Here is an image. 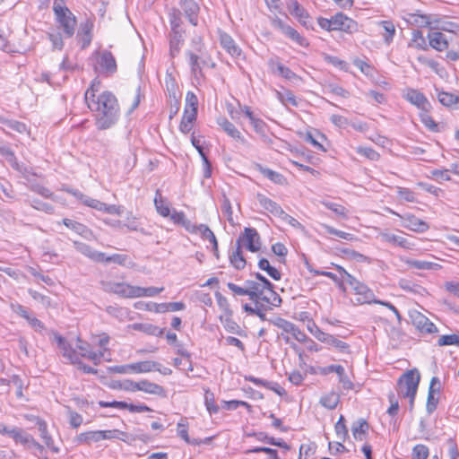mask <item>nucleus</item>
Listing matches in <instances>:
<instances>
[{
    "instance_id": "obj_1",
    "label": "nucleus",
    "mask_w": 459,
    "mask_h": 459,
    "mask_svg": "<svg viewBox=\"0 0 459 459\" xmlns=\"http://www.w3.org/2000/svg\"><path fill=\"white\" fill-rule=\"evenodd\" d=\"M89 109L94 114L95 125L99 130H107L117 122L120 108L116 96L108 91L100 92V82L94 79L84 94Z\"/></svg>"
},
{
    "instance_id": "obj_2",
    "label": "nucleus",
    "mask_w": 459,
    "mask_h": 459,
    "mask_svg": "<svg viewBox=\"0 0 459 459\" xmlns=\"http://www.w3.org/2000/svg\"><path fill=\"white\" fill-rule=\"evenodd\" d=\"M53 12L57 28L62 31L64 38H72L77 25L75 15L63 4V0H54Z\"/></svg>"
},
{
    "instance_id": "obj_3",
    "label": "nucleus",
    "mask_w": 459,
    "mask_h": 459,
    "mask_svg": "<svg viewBox=\"0 0 459 459\" xmlns=\"http://www.w3.org/2000/svg\"><path fill=\"white\" fill-rule=\"evenodd\" d=\"M420 375L417 368L407 370L397 381V393L402 397L417 394Z\"/></svg>"
},
{
    "instance_id": "obj_4",
    "label": "nucleus",
    "mask_w": 459,
    "mask_h": 459,
    "mask_svg": "<svg viewBox=\"0 0 459 459\" xmlns=\"http://www.w3.org/2000/svg\"><path fill=\"white\" fill-rule=\"evenodd\" d=\"M354 293L358 296L356 299L355 304L362 305V304H379L382 300L377 299L375 298V294L372 290H370L366 284L360 282L354 276H349V283H348Z\"/></svg>"
},
{
    "instance_id": "obj_5",
    "label": "nucleus",
    "mask_w": 459,
    "mask_h": 459,
    "mask_svg": "<svg viewBox=\"0 0 459 459\" xmlns=\"http://www.w3.org/2000/svg\"><path fill=\"white\" fill-rule=\"evenodd\" d=\"M124 434L118 429L86 431L78 435L77 442L91 445L106 439H121L120 435Z\"/></svg>"
},
{
    "instance_id": "obj_6",
    "label": "nucleus",
    "mask_w": 459,
    "mask_h": 459,
    "mask_svg": "<svg viewBox=\"0 0 459 459\" xmlns=\"http://www.w3.org/2000/svg\"><path fill=\"white\" fill-rule=\"evenodd\" d=\"M101 288L104 291L116 294L125 299H135V286L124 281H101Z\"/></svg>"
},
{
    "instance_id": "obj_7",
    "label": "nucleus",
    "mask_w": 459,
    "mask_h": 459,
    "mask_svg": "<svg viewBox=\"0 0 459 459\" xmlns=\"http://www.w3.org/2000/svg\"><path fill=\"white\" fill-rule=\"evenodd\" d=\"M160 364L155 361L145 360L135 363L117 366L114 371L119 374L130 373H148L152 371H160Z\"/></svg>"
},
{
    "instance_id": "obj_8",
    "label": "nucleus",
    "mask_w": 459,
    "mask_h": 459,
    "mask_svg": "<svg viewBox=\"0 0 459 459\" xmlns=\"http://www.w3.org/2000/svg\"><path fill=\"white\" fill-rule=\"evenodd\" d=\"M241 244V247H246L250 252H257L261 247L260 236L254 228H245L244 233L239 236L237 243Z\"/></svg>"
},
{
    "instance_id": "obj_9",
    "label": "nucleus",
    "mask_w": 459,
    "mask_h": 459,
    "mask_svg": "<svg viewBox=\"0 0 459 459\" xmlns=\"http://www.w3.org/2000/svg\"><path fill=\"white\" fill-rule=\"evenodd\" d=\"M410 318L415 328L421 333H434L438 331L435 324L419 311L411 312Z\"/></svg>"
},
{
    "instance_id": "obj_10",
    "label": "nucleus",
    "mask_w": 459,
    "mask_h": 459,
    "mask_svg": "<svg viewBox=\"0 0 459 459\" xmlns=\"http://www.w3.org/2000/svg\"><path fill=\"white\" fill-rule=\"evenodd\" d=\"M97 70L107 75L113 74L117 72V62L111 52L104 50L97 56Z\"/></svg>"
},
{
    "instance_id": "obj_11",
    "label": "nucleus",
    "mask_w": 459,
    "mask_h": 459,
    "mask_svg": "<svg viewBox=\"0 0 459 459\" xmlns=\"http://www.w3.org/2000/svg\"><path fill=\"white\" fill-rule=\"evenodd\" d=\"M93 27L94 22L92 19H86L79 26L76 39L82 49L88 48L91 43Z\"/></svg>"
},
{
    "instance_id": "obj_12",
    "label": "nucleus",
    "mask_w": 459,
    "mask_h": 459,
    "mask_svg": "<svg viewBox=\"0 0 459 459\" xmlns=\"http://www.w3.org/2000/svg\"><path fill=\"white\" fill-rule=\"evenodd\" d=\"M75 349L79 351L78 356L91 360L95 365H99L104 359V352L94 351L91 345L81 338H77Z\"/></svg>"
},
{
    "instance_id": "obj_13",
    "label": "nucleus",
    "mask_w": 459,
    "mask_h": 459,
    "mask_svg": "<svg viewBox=\"0 0 459 459\" xmlns=\"http://www.w3.org/2000/svg\"><path fill=\"white\" fill-rule=\"evenodd\" d=\"M378 238L381 241L391 244L393 246H397L404 249H412L414 247V243H411L408 238L394 234L390 231H381L378 235Z\"/></svg>"
},
{
    "instance_id": "obj_14",
    "label": "nucleus",
    "mask_w": 459,
    "mask_h": 459,
    "mask_svg": "<svg viewBox=\"0 0 459 459\" xmlns=\"http://www.w3.org/2000/svg\"><path fill=\"white\" fill-rule=\"evenodd\" d=\"M219 38L221 48L229 55H230L234 58H238L242 56L241 48L238 46V44L235 42V40L230 34L220 30Z\"/></svg>"
},
{
    "instance_id": "obj_15",
    "label": "nucleus",
    "mask_w": 459,
    "mask_h": 459,
    "mask_svg": "<svg viewBox=\"0 0 459 459\" xmlns=\"http://www.w3.org/2000/svg\"><path fill=\"white\" fill-rule=\"evenodd\" d=\"M273 25L279 29L287 38L298 43L299 46H305L307 44L306 39L294 28L285 23L282 20H273Z\"/></svg>"
},
{
    "instance_id": "obj_16",
    "label": "nucleus",
    "mask_w": 459,
    "mask_h": 459,
    "mask_svg": "<svg viewBox=\"0 0 459 459\" xmlns=\"http://www.w3.org/2000/svg\"><path fill=\"white\" fill-rule=\"evenodd\" d=\"M405 99L412 105L416 106L420 111H429L431 104L425 95L415 89H408L405 93Z\"/></svg>"
},
{
    "instance_id": "obj_17",
    "label": "nucleus",
    "mask_w": 459,
    "mask_h": 459,
    "mask_svg": "<svg viewBox=\"0 0 459 459\" xmlns=\"http://www.w3.org/2000/svg\"><path fill=\"white\" fill-rule=\"evenodd\" d=\"M55 339L61 350L62 355L68 359L71 363L75 364L78 362V353L75 348H73L70 343L66 342L61 335L56 334Z\"/></svg>"
},
{
    "instance_id": "obj_18",
    "label": "nucleus",
    "mask_w": 459,
    "mask_h": 459,
    "mask_svg": "<svg viewBox=\"0 0 459 459\" xmlns=\"http://www.w3.org/2000/svg\"><path fill=\"white\" fill-rule=\"evenodd\" d=\"M180 6L189 22L192 25L196 26L198 22L197 14L199 12V5L195 0H180Z\"/></svg>"
},
{
    "instance_id": "obj_19",
    "label": "nucleus",
    "mask_w": 459,
    "mask_h": 459,
    "mask_svg": "<svg viewBox=\"0 0 459 459\" xmlns=\"http://www.w3.org/2000/svg\"><path fill=\"white\" fill-rule=\"evenodd\" d=\"M403 219V227L416 232H424L429 229V225L424 221L412 215L406 214Z\"/></svg>"
},
{
    "instance_id": "obj_20",
    "label": "nucleus",
    "mask_w": 459,
    "mask_h": 459,
    "mask_svg": "<svg viewBox=\"0 0 459 459\" xmlns=\"http://www.w3.org/2000/svg\"><path fill=\"white\" fill-rule=\"evenodd\" d=\"M74 247L78 252L95 262H100L104 259V253L93 249L91 246L85 243L74 241Z\"/></svg>"
},
{
    "instance_id": "obj_21",
    "label": "nucleus",
    "mask_w": 459,
    "mask_h": 459,
    "mask_svg": "<svg viewBox=\"0 0 459 459\" xmlns=\"http://www.w3.org/2000/svg\"><path fill=\"white\" fill-rule=\"evenodd\" d=\"M218 125L223 129V131L233 139L246 143V139L243 137L238 128L225 117H221L217 120Z\"/></svg>"
},
{
    "instance_id": "obj_22",
    "label": "nucleus",
    "mask_w": 459,
    "mask_h": 459,
    "mask_svg": "<svg viewBox=\"0 0 459 459\" xmlns=\"http://www.w3.org/2000/svg\"><path fill=\"white\" fill-rule=\"evenodd\" d=\"M429 46L441 52L448 48V42L445 35L440 31H432L428 34Z\"/></svg>"
},
{
    "instance_id": "obj_23",
    "label": "nucleus",
    "mask_w": 459,
    "mask_h": 459,
    "mask_svg": "<svg viewBox=\"0 0 459 459\" xmlns=\"http://www.w3.org/2000/svg\"><path fill=\"white\" fill-rule=\"evenodd\" d=\"M268 65L273 73H277L278 75L285 79L291 80L297 76L289 67L279 62L278 58L269 59Z\"/></svg>"
},
{
    "instance_id": "obj_24",
    "label": "nucleus",
    "mask_w": 459,
    "mask_h": 459,
    "mask_svg": "<svg viewBox=\"0 0 459 459\" xmlns=\"http://www.w3.org/2000/svg\"><path fill=\"white\" fill-rule=\"evenodd\" d=\"M245 286L247 287L249 299L258 305L259 300L263 295L264 285L255 281L247 280L245 281Z\"/></svg>"
},
{
    "instance_id": "obj_25",
    "label": "nucleus",
    "mask_w": 459,
    "mask_h": 459,
    "mask_svg": "<svg viewBox=\"0 0 459 459\" xmlns=\"http://www.w3.org/2000/svg\"><path fill=\"white\" fill-rule=\"evenodd\" d=\"M287 8L292 16L297 18L299 22L306 25L308 13L297 0H289L287 3Z\"/></svg>"
},
{
    "instance_id": "obj_26",
    "label": "nucleus",
    "mask_w": 459,
    "mask_h": 459,
    "mask_svg": "<svg viewBox=\"0 0 459 459\" xmlns=\"http://www.w3.org/2000/svg\"><path fill=\"white\" fill-rule=\"evenodd\" d=\"M257 201L264 209L270 212L274 216H281L284 213L283 210L277 203L264 195L258 194Z\"/></svg>"
},
{
    "instance_id": "obj_27",
    "label": "nucleus",
    "mask_w": 459,
    "mask_h": 459,
    "mask_svg": "<svg viewBox=\"0 0 459 459\" xmlns=\"http://www.w3.org/2000/svg\"><path fill=\"white\" fill-rule=\"evenodd\" d=\"M138 391H143L146 394H155L162 397L166 396V391L163 386L148 380L139 381Z\"/></svg>"
},
{
    "instance_id": "obj_28",
    "label": "nucleus",
    "mask_w": 459,
    "mask_h": 459,
    "mask_svg": "<svg viewBox=\"0 0 459 459\" xmlns=\"http://www.w3.org/2000/svg\"><path fill=\"white\" fill-rule=\"evenodd\" d=\"M368 423L366 420L360 418L354 421L351 425L352 436L356 440L362 441L365 439L368 430Z\"/></svg>"
},
{
    "instance_id": "obj_29",
    "label": "nucleus",
    "mask_w": 459,
    "mask_h": 459,
    "mask_svg": "<svg viewBox=\"0 0 459 459\" xmlns=\"http://www.w3.org/2000/svg\"><path fill=\"white\" fill-rule=\"evenodd\" d=\"M241 248V244L238 243L236 249L230 254V262L237 270L243 269L247 264V261L243 256Z\"/></svg>"
},
{
    "instance_id": "obj_30",
    "label": "nucleus",
    "mask_w": 459,
    "mask_h": 459,
    "mask_svg": "<svg viewBox=\"0 0 459 459\" xmlns=\"http://www.w3.org/2000/svg\"><path fill=\"white\" fill-rule=\"evenodd\" d=\"M256 169L265 178H267L272 182L278 184V185H283L286 182L285 178L281 173H278L274 170H272L271 169L263 167L260 164L256 165Z\"/></svg>"
},
{
    "instance_id": "obj_31",
    "label": "nucleus",
    "mask_w": 459,
    "mask_h": 459,
    "mask_svg": "<svg viewBox=\"0 0 459 459\" xmlns=\"http://www.w3.org/2000/svg\"><path fill=\"white\" fill-rule=\"evenodd\" d=\"M186 56L189 59V65L191 68V72L194 74H200L202 72V64H205L204 60L200 61L204 57V53L199 54L197 52L194 53L190 50L186 51Z\"/></svg>"
},
{
    "instance_id": "obj_32",
    "label": "nucleus",
    "mask_w": 459,
    "mask_h": 459,
    "mask_svg": "<svg viewBox=\"0 0 459 459\" xmlns=\"http://www.w3.org/2000/svg\"><path fill=\"white\" fill-rule=\"evenodd\" d=\"M182 43L183 37L180 30H175V32L170 33L169 52L172 57L179 53Z\"/></svg>"
},
{
    "instance_id": "obj_33",
    "label": "nucleus",
    "mask_w": 459,
    "mask_h": 459,
    "mask_svg": "<svg viewBox=\"0 0 459 459\" xmlns=\"http://www.w3.org/2000/svg\"><path fill=\"white\" fill-rule=\"evenodd\" d=\"M260 300L273 307H279L281 303V299L279 294L274 291L273 287L264 288Z\"/></svg>"
},
{
    "instance_id": "obj_34",
    "label": "nucleus",
    "mask_w": 459,
    "mask_h": 459,
    "mask_svg": "<svg viewBox=\"0 0 459 459\" xmlns=\"http://www.w3.org/2000/svg\"><path fill=\"white\" fill-rule=\"evenodd\" d=\"M133 329L153 336H161L164 333V329L152 324H134Z\"/></svg>"
},
{
    "instance_id": "obj_35",
    "label": "nucleus",
    "mask_w": 459,
    "mask_h": 459,
    "mask_svg": "<svg viewBox=\"0 0 459 459\" xmlns=\"http://www.w3.org/2000/svg\"><path fill=\"white\" fill-rule=\"evenodd\" d=\"M406 264L411 268L426 271L436 270L440 267L439 264L436 263L417 259H408L406 260Z\"/></svg>"
},
{
    "instance_id": "obj_36",
    "label": "nucleus",
    "mask_w": 459,
    "mask_h": 459,
    "mask_svg": "<svg viewBox=\"0 0 459 459\" xmlns=\"http://www.w3.org/2000/svg\"><path fill=\"white\" fill-rule=\"evenodd\" d=\"M98 340H96V345L100 347V350L97 352H104V360L110 361V352L108 348V344L109 343L110 337L108 333H102L97 336Z\"/></svg>"
},
{
    "instance_id": "obj_37",
    "label": "nucleus",
    "mask_w": 459,
    "mask_h": 459,
    "mask_svg": "<svg viewBox=\"0 0 459 459\" xmlns=\"http://www.w3.org/2000/svg\"><path fill=\"white\" fill-rule=\"evenodd\" d=\"M220 321L226 329V331L231 333H239L240 327L239 325L232 319V312L229 315H221Z\"/></svg>"
},
{
    "instance_id": "obj_38",
    "label": "nucleus",
    "mask_w": 459,
    "mask_h": 459,
    "mask_svg": "<svg viewBox=\"0 0 459 459\" xmlns=\"http://www.w3.org/2000/svg\"><path fill=\"white\" fill-rule=\"evenodd\" d=\"M154 205L158 213L162 217H168L170 215V209L165 204V200L163 199L161 193L159 189L156 191L155 194Z\"/></svg>"
},
{
    "instance_id": "obj_39",
    "label": "nucleus",
    "mask_w": 459,
    "mask_h": 459,
    "mask_svg": "<svg viewBox=\"0 0 459 459\" xmlns=\"http://www.w3.org/2000/svg\"><path fill=\"white\" fill-rule=\"evenodd\" d=\"M258 266L264 270L274 281H279L281 278V273L273 266H272L266 258H261L258 262Z\"/></svg>"
},
{
    "instance_id": "obj_40",
    "label": "nucleus",
    "mask_w": 459,
    "mask_h": 459,
    "mask_svg": "<svg viewBox=\"0 0 459 459\" xmlns=\"http://www.w3.org/2000/svg\"><path fill=\"white\" fill-rule=\"evenodd\" d=\"M178 435L184 439L187 444L191 445H200L202 443H207L210 441V437L206 438L204 441H198L197 439H190L188 433H187V426L183 422L180 421L178 423L177 428Z\"/></svg>"
},
{
    "instance_id": "obj_41",
    "label": "nucleus",
    "mask_w": 459,
    "mask_h": 459,
    "mask_svg": "<svg viewBox=\"0 0 459 459\" xmlns=\"http://www.w3.org/2000/svg\"><path fill=\"white\" fill-rule=\"evenodd\" d=\"M437 99L446 107H455L459 103V97L452 92L440 91L437 94Z\"/></svg>"
},
{
    "instance_id": "obj_42",
    "label": "nucleus",
    "mask_w": 459,
    "mask_h": 459,
    "mask_svg": "<svg viewBox=\"0 0 459 459\" xmlns=\"http://www.w3.org/2000/svg\"><path fill=\"white\" fill-rule=\"evenodd\" d=\"M164 290L163 287H140L135 286V299L143 297H155Z\"/></svg>"
},
{
    "instance_id": "obj_43",
    "label": "nucleus",
    "mask_w": 459,
    "mask_h": 459,
    "mask_svg": "<svg viewBox=\"0 0 459 459\" xmlns=\"http://www.w3.org/2000/svg\"><path fill=\"white\" fill-rule=\"evenodd\" d=\"M63 224L65 225L67 228L71 229L77 234L86 237L87 234L90 232V230L83 224L72 221L70 219H64Z\"/></svg>"
},
{
    "instance_id": "obj_44",
    "label": "nucleus",
    "mask_w": 459,
    "mask_h": 459,
    "mask_svg": "<svg viewBox=\"0 0 459 459\" xmlns=\"http://www.w3.org/2000/svg\"><path fill=\"white\" fill-rule=\"evenodd\" d=\"M269 323L282 330L283 333H290L292 332L295 325L282 317L277 316L269 319Z\"/></svg>"
},
{
    "instance_id": "obj_45",
    "label": "nucleus",
    "mask_w": 459,
    "mask_h": 459,
    "mask_svg": "<svg viewBox=\"0 0 459 459\" xmlns=\"http://www.w3.org/2000/svg\"><path fill=\"white\" fill-rule=\"evenodd\" d=\"M32 437H33L31 435L24 432L23 430L18 428H12V438H13L15 442L21 443L26 447L30 443Z\"/></svg>"
},
{
    "instance_id": "obj_46",
    "label": "nucleus",
    "mask_w": 459,
    "mask_h": 459,
    "mask_svg": "<svg viewBox=\"0 0 459 459\" xmlns=\"http://www.w3.org/2000/svg\"><path fill=\"white\" fill-rule=\"evenodd\" d=\"M319 403L325 408L333 410L339 403V396L334 393H331L322 396Z\"/></svg>"
},
{
    "instance_id": "obj_47",
    "label": "nucleus",
    "mask_w": 459,
    "mask_h": 459,
    "mask_svg": "<svg viewBox=\"0 0 459 459\" xmlns=\"http://www.w3.org/2000/svg\"><path fill=\"white\" fill-rule=\"evenodd\" d=\"M322 228L325 230V232H327L331 235H334L342 239H345L348 241H352V240L356 239L354 235L345 232V231H342V230H337V229H334L333 227L329 226L327 224H323Z\"/></svg>"
},
{
    "instance_id": "obj_48",
    "label": "nucleus",
    "mask_w": 459,
    "mask_h": 459,
    "mask_svg": "<svg viewBox=\"0 0 459 459\" xmlns=\"http://www.w3.org/2000/svg\"><path fill=\"white\" fill-rule=\"evenodd\" d=\"M254 436L260 441L268 443L269 445L276 446L284 449H289L290 446L282 439H275L274 437H269L264 433L260 432L254 434Z\"/></svg>"
},
{
    "instance_id": "obj_49",
    "label": "nucleus",
    "mask_w": 459,
    "mask_h": 459,
    "mask_svg": "<svg viewBox=\"0 0 459 459\" xmlns=\"http://www.w3.org/2000/svg\"><path fill=\"white\" fill-rule=\"evenodd\" d=\"M334 429L337 437L342 441H345L349 437L348 429L345 425V419L342 415L340 416L339 420L335 423Z\"/></svg>"
},
{
    "instance_id": "obj_50",
    "label": "nucleus",
    "mask_w": 459,
    "mask_h": 459,
    "mask_svg": "<svg viewBox=\"0 0 459 459\" xmlns=\"http://www.w3.org/2000/svg\"><path fill=\"white\" fill-rule=\"evenodd\" d=\"M324 343L334 347L341 352H347L349 350V345L346 342L337 339L332 334H328Z\"/></svg>"
},
{
    "instance_id": "obj_51",
    "label": "nucleus",
    "mask_w": 459,
    "mask_h": 459,
    "mask_svg": "<svg viewBox=\"0 0 459 459\" xmlns=\"http://www.w3.org/2000/svg\"><path fill=\"white\" fill-rule=\"evenodd\" d=\"M429 111L421 110L420 112V117L421 123L432 132H438V125L433 120L429 114Z\"/></svg>"
},
{
    "instance_id": "obj_52",
    "label": "nucleus",
    "mask_w": 459,
    "mask_h": 459,
    "mask_svg": "<svg viewBox=\"0 0 459 459\" xmlns=\"http://www.w3.org/2000/svg\"><path fill=\"white\" fill-rule=\"evenodd\" d=\"M27 448L30 449L39 459H48V456L45 455L44 446L40 445L34 437H32L30 443L27 446Z\"/></svg>"
},
{
    "instance_id": "obj_53",
    "label": "nucleus",
    "mask_w": 459,
    "mask_h": 459,
    "mask_svg": "<svg viewBox=\"0 0 459 459\" xmlns=\"http://www.w3.org/2000/svg\"><path fill=\"white\" fill-rule=\"evenodd\" d=\"M135 307L139 309L144 308L148 311H153L155 313H165L166 307L164 306V303H154V302H148V303H137L135 304Z\"/></svg>"
},
{
    "instance_id": "obj_54",
    "label": "nucleus",
    "mask_w": 459,
    "mask_h": 459,
    "mask_svg": "<svg viewBox=\"0 0 459 459\" xmlns=\"http://www.w3.org/2000/svg\"><path fill=\"white\" fill-rule=\"evenodd\" d=\"M410 22L419 27L430 26L432 22L430 16L424 14H410Z\"/></svg>"
},
{
    "instance_id": "obj_55",
    "label": "nucleus",
    "mask_w": 459,
    "mask_h": 459,
    "mask_svg": "<svg viewBox=\"0 0 459 459\" xmlns=\"http://www.w3.org/2000/svg\"><path fill=\"white\" fill-rule=\"evenodd\" d=\"M37 425L40 437L43 439L46 446H50L53 443V439L48 431L47 423L40 419H37Z\"/></svg>"
},
{
    "instance_id": "obj_56",
    "label": "nucleus",
    "mask_w": 459,
    "mask_h": 459,
    "mask_svg": "<svg viewBox=\"0 0 459 459\" xmlns=\"http://www.w3.org/2000/svg\"><path fill=\"white\" fill-rule=\"evenodd\" d=\"M322 204L325 208L333 211L335 214L342 218L347 217V210L344 206L330 201H323Z\"/></svg>"
},
{
    "instance_id": "obj_57",
    "label": "nucleus",
    "mask_w": 459,
    "mask_h": 459,
    "mask_svg": "<svg viewBox=\"0 0 459 459\" xmlns=\"http://www.w3.org/2000/svg\"><path fill=\"white\" fill-rule=\"evenodd\" d=\"M25 320L33 330L39 333H43L46 330L45 325L35 316H33L31 312L28 315V317H26Z\"/></svg>"
},
{
    "instance_id": "obj_58",
    "label": "nucleus",
    "mask_w": 459,
    "mask_h": 459,
    "mask_svg": "<svg viewBox=\"0 0 459 459\" xmlns=\"http://www.w3.org/2000/svg\"><path fill=\"white\" fill-rule=\"evenodd\" d=\"M438 346L456 345L459 346V333L442 335L437 340Z\"/></svg>"
},
{
    "instance_id": "obj_59",
    "label": "nucleus",
    "mask_w": 459,
    "mask_h": 459,
    "mask_svg": "<svg viewBox=\"0 0 459 459\" xmlns=\"http://www.w3.org/2000/svg\"><path fill=\"white\" fill-rule=\"evenodd\" d=\"M356 152L358 154L365 156L370 160H378L380 158V154L370 147L359 146L357 147Z\"/></svg>"
},
{
    "instance_id": "obj_60",
    "label": "nucleus",
    "mask_w": 459,
    "mask_h": 459,
    "mask_svg": "<svg viewBox=\"0 0 459 459\" xmlns=\"http://www.w3.org/2000/svg\"><path fill=\"white\" fill-rule=\"evenodd\" d=\"M221 212H222L223 215L227 218L228 221L233 225L234 221H233V217H232V215H233L232 206H231L230 199L228 197H226L225 195H223V198L221 201Z\"/></svg>"
},
{
    "instance_id": "obj_61",
    "label": "nucleus",
    "mask_w": 459,
    "mask_h": 459,
    "mask_svg": "<svg viewBox=\"0 0 459 459\" xmlns=\"http://www.w3.org/2000/svg\"><path fill=\"white\" fill-rule=\"evenodd\" d=\"M204 403H205L206 409L210 412V414L217 413L219 411V406L216 405L215 400H214V394L212 392H210V391L205 392Z\"/></svg>"
},
{
    "instance_id": "obj_62",
    "label": "nucleus",
    "mask_w": 459,
    "mask_h": 459,
    "mask_svg": "<svg viewBox=\"0 0 459 459\" xmlns=\"http://www.w3.org/2000/svg\"><path fill=\"white\" fill-rule=\"evenodd\" d=\"M215 298L220 309L222 311L221 315H229L232 312L228 299L219 291L215 292Z\"/></svg>"
},
{
    "instance_id": "obj_63",
    "label": "nucleus",
    "mask_w": 459,
    "mask_h": 459,
    "mask_svg": "<svg viewBox=\"0 0 459 459\" xmlns=\"http://www.w3.org/2000/svg\"><path fill=\"white\" fill-rule=\"evenodd\" d=\"M380 25L386 32V35H385V41L389 43L393 40V38L395 34V27L390 21H382L380 22Z\"/></svg>"
},
{
    "instance_id": "obj_64",
    "label": "nucleus",
    "mask_w": 459,
    "mask_h": 459,
    "mask_svg": "<svg viewBox=\"0 0 459 459\" xmlns=\"http://www.w3.org/2000/svg\"><path fill=\"white\" fill-rule=\"evenodd\" d=\"M412 459H427L429 456V448L425 445H416L412 449Z\"/></svg>"
}]
</instances>
